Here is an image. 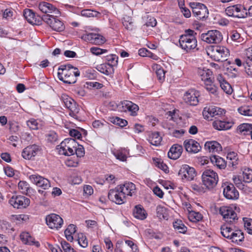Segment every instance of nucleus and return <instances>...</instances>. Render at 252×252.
Returning <instances> with one entry per match:
<instances>
[{
	"mask_svg": "<svg viewBox=\"0 0 252 252\" xmlns=\"http://www.w3.org/2000/svg\"><path fill=\"white\" fill-rule=\"evenodd\" d=\"M204 88L211 94L214 95L217 94L218 87L214 84L212 80H210L208 82L204 83Z\"/></svg>",
	"mask_w": 252,
	"mask_h": 252,
	"instance_id": "58836bf2",
	"label": "nucleus"
},
{
	"mask_svg": "<svg viewBox=\"0 0 252 252\" xmlns=\"http://www.w3.org/2000/svg\"><path fill=\"white\" fill-rule=\"evenodd\" d=\"M107 60L108 62L107 64L111 65L113 68L114 66L116 65L118 63V57L116 55L112 54L107 56Z\"/></svg>",
	"mask_w": 252,
	"mask_h": 252,
	"instance_id": "8fccbe9b",
	"label": "nucleus"
},
{
	"mask_svg": "<svg viewBox=\"0 0 252 252\" xmlns=\"http://www.w3.org/2000/svg\"><path fill=\"white\" fill-rule=\"evenodd\" d=\"M173 227L174 229L181 233H185L187 230V227L183 224L181 220H177L173 222Z\"/></svg>",
	"mask_w": 252,
	"mask_h": 252,
	"instance_id": "37998d69",
	"label": "nucleus"
},
{
	"mask_svg": "<svg viewBox=\"0 0 252 252\" xmlns=\"http://www.w3.org/2000/svg\"><path fill=\"white\" fill-rule=\"evenodd\" d=\"M133 217L139 220H144L147 217V213L141 205H136L133 210Z\"/></svg>",
	"mask_w": 252,
	"mask_h": 252,
	"instance_id": "7c9ffc66",
	"label": "nucleus"
},
{
	"mask_svg": "<svg viewBox=\"0 0 252 252\" xmlns=\"http://www.w3.org/2000/svg\"><path fill=\"white\" fill-rule=\"evenodd\" d=\"M230 37L233 41L239 43L243 40L240 34L236 31H233L231 32Z\"/></svg>",
	"mask_w": 252,
	"mask_h": 252,
	"instance_id": "6e6d98bb",
	"label": "nucleus"
},
{
	"mask_svg": "<svg viewBox=\"0 0 252 252\" xmlns=\"http://www.w3.org/2000/svg\"><path fill=\"white\" fill-rule=\"evenodd\" d=\"M90 52L93 54L98 56L106 53L107 50L96 47H93L90 48Z\"/></svg>",
	"mask_w": 252,
	"mask_h": 252,
	"instance_id": "680f3d73",
	"label": "nucleus"
},
{
	"mask_svg": "<svg viewBox=\"0 0 252 252\" xmlns=\"http://www.w3.org/2000/svg\"><path fill=\"white\" fill-rule=\"evenodd\" d=\"M118 109L122 112H128L132 116L137 115L139 106L130 101L125 100L121 102L118 105Z\"/></svg>",
	"mask_w": 252,
	"mask_h": 252,
	"instance_id": "2eb2a0df",
	"label": "nucleus"
},
{
	"mask_svg": "<svg viewBox=\"0 0 252 252\" xmlns=\"http://www.w3.org/2000/svg\"><path fill=\"white\" fill-rule=\"evenodd\" d=\"M244 227L247 232L252 235V219L247 218H243Z\"/></svg>",
	"mask_w": 252,
	"mask_h": 252,
	"instance_id": "de8ad7c7",
	"label": "nucleus"
},
{
	"mask_svg": "<svg viewBox=\"0 0 252 252\" xmlns=\"http://www.w3.org/2000/svg\"><path fill=\"white\" fill-rule=\"evenodd\" d=\"M223 193L224 196L228 199L235 200L239 197V192L232 184L225 185Z\"/></svg>",
	"mask_w": 252,
	"mask_h": 252,
	"instance_id": "393cba45",
	"label": "nucleus"
},
{
	"mask_svg": "<svg viewBox=\"0 0 252 252\" xmlns=\"http://www.w3.org/2000/svg\"><path fill=\"white\" fill-rule=\"evenodd\" d=\"M166 208L161 205H158L157 207V213L158 216L160 218L165 219L166 216Z\"/></svg>",
	"mask_w": 252,
	"mask_h": 252,
	"instance_id": "603ef678",
	"label": "nucleus"
},
{
	"mask_svg": "<svg viewBox=\"0 0 252 252\" xmlns=\"http://www.w3.org/2000/svg\"><path fill=\"white\" fill-rule=\"evenodd\" d=\"M202 180L203 185L208 189L214 188L219 181L218 174L210 169L205 170L202 174Z\"/></svg>",
	"mask_w": 252,
	"mask_h": 252,
	"instance_id": "20e7f679",
	"label": "nucleus"
},
{
	"mask_svg": "<svg viewBox=\"0 0 252 252\" xmlns=\"http://www.w3.org/2000/svg\"><path fill=\"white\" fill-rule=\"evenodd\" d=\"M76 226L73 224H69L64 231V234L66 239L70 242L73 240L72 235L76 232Z\"/></svg>",
	"mask_w": 252,
	"mask_h": 252,
	"instance_id": "c9c22d12",
	"label": "nucleus"
},
{
	"mask_svg": "<svg viewBox=\"0 0 252 252\" xmlns=\"http://www.w3.org/2000/svg\"><path fill=\"white\" fill-rule=\"evenodd\" d=\"M185 133V130L184 129H174L172 131L171 134L174 137L179 138L182 137Z\"/></svg>",
	"mask_w": 252,
	"mask_h": 252,
	"instance_id": "69168bd1",
	"label": "nucleus"
},
{
	"mask_svg": "<svg viewBox=\"0 0 252 252\" xmlns=\"http://www.w3.org/2000/svg\"><path fill=\"white\" fill-rule=\"evenodd\" d=\"M78 244L83 248H86L88 246V241L85 236L81 234V236H79L78 239Z\"/></svg>",
	"mask_w": 252,
	"mask_h": 252,
	"instance_id": "774afa93",
	"label": "nucleus"
},
{
	"mask_svg": "<svg viewBox=\"0 0 252 252\" xmlns=\"http://www.w3.org/2000/svg\"><path fill=\"white\" fill-rule=\"evenodd\" d=\"M28 217L26 215H12L10 216V219L12 221L16 223H21L26 221Z\"/></svg>",
	"mask_w": 252,
	"mask_h": 252,
	"instance_id": "a18cd8bd",
	"label": "nucleus"
},
{
	"mask_svg": "<svg viewBox=\"0 0 252 252\" xmlns=\"http://www.w3.org/2000/svg\"><path fill=\"white\" fill-rule=\"evenodd\" d=\"M178 175L183 182H186L193 180L196 176V173L194 168L184 164L181 166Z\"/></svg>",
	"mask_w": 252,
	"mask_h": 252,
	"instance_id": "f8f14e48",
	"label": "nucleus"
},
{
	"mask_svg": "<svg viewBox=\"0 0 252 252\" xmlns=\"http://www.w3.org/2000/svg\"><path fill=\"white\" fill-rule=\"evenodd\" d=\"M96 69L99 72L107 75L111 74L113 71V68L111 66L107 64V63L101 64L97 65Z\"/></svg>",
	"mask_w": 252,
	"mask_h": 252,
	"instance_id": "ea45409f",
	"label": "nucleus"
},
{
	"mask_svg": "<svg viewBox=\"0 0 252 252\" xmlns=\"http://www.w3.org/2000/svg\"><path fill=\"white\" fill-rule=\"evenodd\" d=\"M24 16L27 21L32 25L41 24L42 17L35 15L33 11L30 9H26L24 11Z\"/></svg>",
	"mask_w": 252,
	"mask_h": 252,
	"instance_id": "4be33fe9",
	"label": "nucleus"
},
{
	"mask_svg": "<svg viewBox=\"0 0 252 252\" xmlns=\"http://www.w3.org/2000/svg\"><path fill=\"white\" fill-rule=\"evenodd\" d=\"M59 79L67 84H73L76 81V77L79 76L78 69L70 64H62L59 67Z\"/></svg>",
	"mask_w": 252,
	"mask_h": 252,
	"instance_id": "f257e3e1",
	"label": "nucleus"
},
{
	"mask_svg": "<svg viewBox=\"0 0 252 252\" xmlns=\"http://www.w3.org/2000/svg\"><path fill=\"white\" fill-rule=\"evenodd\" d=\"M18 189L20 191L25 194H28L30 191L31 188L30 185L25 181H21L18 185Z\"/></svg>",
	"mask_w": 252,
	"mask_h": 252,
	"instance_id": "79ce46f5",
	"label": "nucleus"
},
{
	"mask_svg": "<svg viewBox=\"0 0 252 252\" xmlns=\"http://www.w3.org/2000/svg\"><path fill=\"white\" fill-rule=\"evenodd\" d=\"M201 39L209 44H218L222 40V35L218 30H211L206 33H202Z\"/></svg>",
	"mask_w": 252,
	"mask_h": 252,
	"instance_id": "9d476101",
	"label": "nucleus"
},
{
	"mask_svg": "<svg viewBox=\"0 0 252 252\" xmlns=\"http://www.w3.org/2000/svg\"><path fill=\"white\" fill-rule=\"evenodd\" d=\"M9 203L14 208H25L30 205V200L24 196L13 195L9 200Z\"/></svg>",
	"mask_w": 252,
	"mask_h": 252,
	"instance_id": "4468645a",
	"label": "nucleus"
},
{
	"mask_svg": "<svg viewBox=\"0 0 252 252\" xmlns=\"http://www.w3.org/2000/svg\"><path fill=\"white\" fill-rule=\"evenodd\" d=\"M61 99L66 108L69 110V115L77 119L80 108L76 102L66 94H63Z\"/></svg>",
	"mask_w": 252,
	"mask_h": 252,
	"instance_id": "423d86ee",
	"label": "nucleus"
},
{
	"mask_svg": "<svg viewBox=\"0 0 252 252\" xmlns=\"http://www.w3.org/2000/svg\"><path fill=\"white\" fill-rule=\"evenodd\" d=\"M200 92L195 89H190L184 94L183 100L188 104L196 106L199 102L198 97Z\"/></svg>",
	"mask_w": 252,
	"mask_h": 252,
	"instance_id": "f3484780",
	"label": "nucleus"
},
{
	"mask_svg": "<svg viewBox=\"0 0 252 252\" xmlns=\"http://www.w3.org/2000/svg\"><path fill=\"white\" fill-rule=\"evenodd\" d=\"M238 72V69L235 67V64L233 63L229 66V67H227V71L225 73L231 77H235Z\"/></svg>",
	"mask_w": 252,
	"mask_h": 252,
	"instance_id": "09e8293b",
	"label": "nucleus"
},
{
	"mask_svg": "<svg viewBox=\"0 0 252 252\" xmlns=\"http://www.w3.org/2000/svg\"><path fill=\"white\" fill-rule=\"evenodd\" d=\"M57 15L54 16L51 14L44 15L42 16V20L47 24L54 31L62 32L65 27L63 22L56 18Z\"/></svg>",
	"mask_w": 252,
	"mask_h": 252,
	"instance_id": "6e6552de",
	"label": "nucleus"
},
{
	"mask_svg": "<svg viewBox=\"0 0 252 252\" xmlns=\"http://www.w3.org/2000/svg\"><path fill=\"white\" fill-rule=\"evenodd\" d=\"M225 113V111L224 109L215 106H206L202 112L204 118L208 120H212L213 117L216 119L219 118Z\"/></svg>",
	"mask_w": 252,
	"mask_h": 252,
	"instance_id": "9b49d317",
	"label": "nucleus"
},
{
	"mask_svg": "<svg viewBox=\"0 0 252 252\" xmlns=\"http://www.w3.org/2000/svg\"><path fill=\"white\" fill-rule=\"evenodd\" d=\"M62 248L64 252H75L67 242L65 241L61 242Z\"/></svg>",
	"mask_w": 252,
	"mask_h": 252,
	"instance_id": "338daca9",
	"label": "nucleus"
},
{
	"mask_svg": "<svg viewBox=\"0 0 252 252\" xmlns=\"http://www.w3.org/2000/svg\"><path fill=\"white\" fill-rule=\"evenodd\" d=\"M211 162L220 169H224L226 167V162L220 156L214 155L210 157Z\"/></svg>",
	"mask_w": 252,
	"mask_h": 252,
	"instance_id": "2f4dec72",
	"label": "nucleus"
},
{
	"mask_svg": "<svg viewBox=\"0 0 252 252\" xmlns=\"http://www.w3.org/2000/svg\"><path fill=\"white\" fill-rule=\"evenodd\" d=\"M161 140L162 138L158 132H155L150 135L148 140L152 145L158 146L160 145Z\"/></svg>",
	"mask_w": 252,
	"mask_h": 252,
	"instance_id": "e433bc0d",
	"label": "nucleus"
},
{
	"mask_svg": "<svg viewBox=\"0 0 252 252\" xmlns=\"http://www.w3.org/2000/svg\"><path fill=\"white\" fill-rule=\"evenodd\" d=\"M244 65L248 75L252 76V60L247 59L246 63L244 64Z\"/></svg>",
	"mask_w": 252,
	"mask_h": 252,
	"instance_id": "13d9d810",
	"label": "nucleus"
},
{
	"mask_svg": "<svg viewBox=\"0 0 252 252\" xmlns=\"http://www.w3.org/2000/svg\"><path fill=\"white\" fill-rule=\"evenodd\" d=\"M114 155L117 159H119L122 161H125L126 160L127 157L125 153V151L123 152V151L118 150L114 153Z\"/></svg>",
	"mask_w": 252,
	"mask_h": 252,
	"instance_id": "4d7b16f0",
	"label": "nucleus"
},
{
	"mask_svg": "<svg viewBox=\"0 0 252 252\" xmlns=\"http://www.w3.org/2000/svg\"><path fill=\"white\" fill-rule=\"evenodd\" d=\"M231 234L232 235L230 240H231L233 242L238 243L241 242L244 239L243 233L239 229L235 228Z\"/></svg>",
	"mask_w": 252,
	"mask_h": 252,
	"instance_id": "4c0bfd02",
	"label": "nucleus"
},
{
	"mask_svg": "<svg viewBox=\"0 0 252 252\" xmlns=\"http://www.w3.org/2000/svg\"><path fill=\"white\" fill-rule=\"evenodd\" d=\"M190 188L192 190L198 193L204 192V188L200 183H193L191 185Z\"/></svg>",
	"mask_w": 252,
	"mask_h": 252,
	"instance_id": "e2e57ef3",
	"label": "nucleus"
},
{
	"mask_svg": "<svg viewBox=\"0 0 252 252\" xmlns=\"http://www.w3.org/2000/svg\"><path fill=\"white\" fill-rule=\"evenodd\" d=\"M126 195L124 192L119 189L117 186L115 189L110 190L108 192V197L109 199L115 202L117 204H123L126 200Z\"/></svg>",
	"mask_w": 252,
	"mask_h": 252,
	"instance_id": "dca6fc26",
	"label": "nucleus"
},
{
	"mask_svg": "<svg viewBox=\"0 0 252 252\" xmlns=\"http://www.w3.org/2000/svg\"><path fill=\"white\" fill-rule=\"evenodd\" d=\"M197 33L191 30H187L184 34L180 36L179 43L180 47L184 51L189 53L196 48L197 41L196 38Z\"/></svg>",
	"mask_w": 252,
	"mask_h": 252,
	"instance_id": "f03ea898",
	"label": "nucleus"
},
{
	"mask_svg": "<svg viewBox=\"0 0 252 252\" xmlns=\"http://www.w3.org/2000/svg\"><path fill=\"white\" fill-rule=\"evenodd\" d=\"M30 181L37 187L44 189H47L51 187L50 181L38 174H32L29 176Z\"/></svg>",
	"mask_w": 252,
	"mask_h": 252,
	"instance_id": "a211bd4d",
	"label": "nucleus"
},
{
	"mask_svg": "<svg viewBox=\"0 0 252 252\" xmlns=\"http://www.w3.org/2000/svg\"><path fill=\"white\" fill-rule=\"evenodd\" d=\"M190 6L192 9L193 15L198 19H203L208 17V10L204 4L198 2H191Z\"/></svg>",
	"mask_w": 252,
	"mask_h": 252,
	"instance_id": "ddd939ff",
	"label": "nucleus"
},
{
	"mask_svg": "<svg viewBox=\"0 0 252 252\" xmlns=\"http://www.w3.org/2000/svg\"><path fill=\"white\" fill-rule=\"evenodd\" d=\"M47 140L50 142H54L58 139L57 133L53 131H49L46 135Z\"/></svg>",
	"mask_w": 252,
	"mask_h": 252,
	"instance_id": "052dcab7",
	"label": "nucleus"
},
{
	"mask_svg": "<svg viewBox=\"0 0 252 252\" xmlns=\"http://www.w3.org/2000/svg\"><path fill=\"white\" fill-rule=\"evenodd\" d=\"M238 111L241 115L245 116H251L252 115V111L246 106L239 107Z\"/></svg>",
	"mask_w": 252,
	"mask_h": 252,
	"instance_id": "bf43d9fd",
	"label": "nucleus"
},
{
	"mask_svg": "<svg viewBox=\"0 0 252 252\" xmlns=\"http://www.w3.org/2000/svg\"><path fill=\"white\" fill-rule=\"evenodd\" d=\"M38 8L41 12L46 14V15L50 14L58 15L59 14V11L56 6L47 2H40L38 4Z\"/></svg>",
	"mask_w": 252,
	"mask_h": 252,
	"instance_id": "5701e85b",
	"label": "nucleus"
},
{
	"mask_svg": "<svg viewBox=\"0 0 252 252\" xmlns=\"http://www.w3.org/2000/svg\"><path fill=\"white\" fill-rule=\"evenodd\" d=\"M27 124L31 129L36 130L38 129V124L36 120L31 119L27 122Z\"/></svg>",
	"mask_w": 252,
	"mask_h": 252,
	"instance_id": "0e129e2a",
	"label": "nucleus"
},
{
	"mask_svg": "<svg viewBox=\"0 0 252 252\" xmlns=\"http://www.w3.org/2000/svg\"><path fill=\"white\" fill-rule=\"evenodd\" d=\"M208 55L217 62H223L229 56V50L224 46H215L208 49Z\"/></svg>",
	"mask_w": 252,
	"mask_h": 252,
	"instance_id": "7ed1b4c3",
	"label": "nucleus"
},
{
	"mask_svg": "<svg viewBox=\"0 0 252 252\" xmlns=\"http://www.w3.org/2000/svg\"><path fill=\"white\" fill-rule=\"evenodd\" d=\"M221 89L226 93V94H231L233 90L231 85L226 81L221 83L220 85Z\"/></svg>",
	"mask_w": 252,
	"mask_h": 252,
	"instance_id": "864d4df0",
	"label": "nucleus"
},
{
	"mask_svg": "<svg viewBox=\"0 0 252 252\" xmlns=\"http://www.w3.org/2000/svg\"><path fill=\"white\" fill-rule=\"evenodd\" d=\"M243 181L246 183H250L252 181V169L245 168L243 171Z\"/></svg>",
	"mask_w": 252,
	"mask_h": 252,
	"instance_id": "c03bdc74",
	"label": "nucleus"
},
{
	"mask_svg": "<svg viewBox=\"0 0 252 252\" xmlns=\"http://www.w3.org/2000/svg\"><path fill=\"white\" fill-rule=\"evenodd\" d=\"M227 159L229 160L228 167L231 170L236 168L238 164V157L237 154L235 152H230L227 153Z\"/></svg>",
	"mask_w": 252,
	"mask_h": 252,
	"instance_id": "c756f323",
	"label": "nucleus"
},
{
	"mask_svg": "<svg viewBox=\"0 0 252 252\" xmlns=\"http://www.w3.org/2000/svg\"><path fill=\"white\" fill-rule=\"evenodd\" d=\"M225 12L229 17L238 18H245L248 14L245 8L240 4H235L227 7Z\"/></svg>",
	"mask_w": 252,
	"mask_h": 252,
	"instance_id": "1a4fd4ad",
	"label": "nucleus"
},
{
	"mask_svg": "<svg viewBox=\"0 0 252 252\" xmlns=\"http://www.w3.org/2000/svg\"><path fill=\"white\" fill-rule=\"evenodd\" d=\"M204 146L205 149L208 150L210 152H219L222 150L220 144L215 141L206 142Z\"/></svg>",
	"mask_w": 252,
	"mask_h": 252,
	"instance_id": "473e14b6",
	"label": "nucleus"
},
{
	"mask_svg": "<svg viewBox=\"0 0 252 252\" xmlns=\"http://www.w3.org/2000/svg\"><path fill=\"white\" fill-rule=\"evenodd\" d=\"M122 23L125 28L128 30H131L133 27V22L131 18L128 16H125L123 17Z\"/></svg>",
	"mask_w": 252,
	"mask_h": 252,
	"instance_id": "49530a36",
	"label": "nucleus"
},
{
	"mask_svg": "<svg viewBox=\"0 0 252 252\" xmlns=\"http://www.w3.org/2000/svg\"><path fill=\"white\" fill-rule=\"evenodd\" d=\"M233 126L231 122H226L217 120L213 123V127L219 130H227Z\"/></svg>",
	"mask_w": 252,
	"mask_h": 252,
	"instance_id": "c85d7f7f",
	"label": "nucleus"
},
{
	"mask_svg": "<svg viewBox=\"0 0 252 252\" xmlns=\"http://www.w3.org/2000/svg\"><path fill=\"white\" fill-rule=\"evenodd\" d=\"M235 228V226L226 223L221 227V233L224 237L230 239L232 235L231 233L233 232Z\"/></svg>",
	"mask_w": 252,
	"mask_h": 252,
	"instance_id": "72a5a7b5",
	"label": "nucleus"
},
{
	"mask_svg": "<svg viewBox=\"0 0 252 252\" xmlns=\"http://www.w3.org/2000/svg\"><path fill=\"white\" fill-rule=\"evenodd\" d=\"M183 148L182 146L174 144L170 149L168 153V156L171 159H177L181 156Z\"/></svg>",
	"mask_w": 252,
	"mask_h": 252,
	"instance_id": "a878e982",
	"label": "nucleus"
},
{
	"mask_svg": "<svg viewBox=\"0 0 252 252\" xmlns=\"http://www.w3.org/2000/svg\"><path fill=\"white\" fill-rule=\"evenodd\" d=\"M155 164L157 167L164 171L165 172L168 171V166L166 165V164L163 163V162L161 161V159H157V160H155Z\"/></svg>",
	"mask_w": 252,
	"mask_h": 252,
	"instance_id": "5fc2aeb1",
	"label": "nucleus"
},
{
	"mask_svg": "<svg viewBox=\"0 0 252 252\" xmlns=\"http://www.w3.org/2000/svg\"><path fill=\"white\" fill-rule=\"evenodd\" d=\"M252 125L244 123L240 125L237 128V132L243 135H249L252 131Z\"/></svg>",
	"mask_w": 252,
	"mask_h": 252,
	"instance_id": "f704fd0d",
	"label": "nucleus"
},
{
	"mask_svg": "<svg viewBox=\"0 0 252 252\" xmlns=\"http://www.w3.org/2000/svg\"><path fill=\"white\" fill-rule=\"evenodd\" d=\"M197 73L204 83L212 80L211 76L212 75V71L208 68L199 67L197 69Z\"/></svg>",
	"mask_w": 252,
	"mask_h": 252,
	"instance_id": "cd10ccee",
	"label": "nucleus"
},
{
	"mask_svg": "<svg viewBox=\"0 0 252 252\" xmlns=\"http://www.w3.org/2000/svg\"><path fill=\"white\" fill-rule=\"evenodd\" d=\"M118 186L126 196H132L135 192V186L131 182L125 183L123 185Z\"/></svg>",
	"mask_w": 252,
	"mask_h": 252,
	"instance_id": "bb28decb",
	"label": "nucleus"
},
{
	"mask_svg": "<svg viewBox=\"0 0 252 252\" xmlns=\"http://www.w3.org/2000/svg\"><path fill=\"white\" fill-rule=\"evenodd\" d=\"M40 147L36 145H32L25 148L22 153L23 158L26 159H31L40 152Z\"/></svg>",
	"mask_w": 252,
	"mask_h": 252,
	"instance_id": "412c9836",
	"label": "nucleus"
},
{
	"mask_svg": "<svg viewBox=\"0 0 252 252\" xmlns=\"http://www.w3.org/2000/svg\"><path fill=\"white\" fill-rule=\"evenodd\" d=\"M111 122L121 127H124L127 124V122L126 120L121 119L119 117L112 118Z\"/></svg>",
	"mask_w": 252,
	"mask_h": 252,
	"instance_id": "3c124183",
	"label": "nucleus"
},
{
	"mask_svg": "<svg viewBox=\"0 0 252 252\" xmlns=\"http://www.w3.org/2000/svg\"><path fill=\"white\" fill-rule=\"evenodd\" d=\"M76 141L72 138L65 139L60 145L58 146L59 153L60 155L70 156L74 154Z\"/></svg>",
	"mask_w": 252,
	"mask_h": 252,
	"instance_id": "39448f33",
	"label": "nucleus"
},
{
	"mask_svg": "<svg viewBox=\"0 0 252 252\" xmlns=\"http://www.w3.org/2000/svg\"><path fill=\"white\" fill-rule=\"evenodd\" d=\"M188 218L190 221L196 222L201 220L203 216L199 212L189 211L188 213Z\"/></svg>",
	"mask_w": 252,
	"mask_h": 252,
	"instance_id": "a19ab883",
	"label": "nucleus"
},
{
	"mask_svg": "<svg viewBox=\"0 0 252 252\" xmlns=\"http://www.w3.org/2000/svg\"><path fill=\"white\" fill-rule=\"evenodd\" d=\"M46 221L49 227L52 229H59L63 224V220L59 215L51 214L46 217Z\"/></svg>",
	"mask_w": 252,
	"mask_h": 252,
	"instance_id": "aec40b11",
	"label": "nucleus"
},
{
	"mask_svg": "<svg viewBox=\"0 0 252 252\" xmlns=\"http://www.w3.org/2000/svg\"><path fill=\"white\" fill-rule=\"evenodd\" d=\"M219 213L228 224H232L238 220L237 214L232 206H222L220 208Z\"/></svg>",
	"mask_w": 252,
	"mask_h": 252,
	"instance_id": "0eeeda50",
	"label": "nucleus"
},
{
	"mask_svg": "<svg viewBox=\"0 0 252 252\" xmlns=\"http://www.w3.org/2000/svg\"><path fill=\"white\" fill-rule=\"evenodd\" d=\"M81 38L92 44L101 45L106 41V39L102 35L96 33H88L83 34Z\"/></svg>",
	"mask_w": 252,
	"mask_h": 252,
	"instance_id": "6ab92c4d",
	"label": "nucleus"
},
{
	"mask_svg": "<svg viewBox=\"0 0 252 252\" xmlns=\"http://www.w3.org/2000/svg\"><path fill=\"white\" fill-rule=\"evenodd\" d=\"M184 145L186 150L189 153L196 154L201 149L199 143L191 139L186 140L184 142Z\"/></svg>",
	"mask_w": 252,
	"mask_h": 252,
	"instance_id": "b1692460",
	"label": "nucleus"
}]
</instances>
